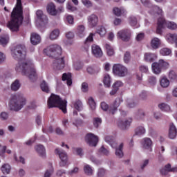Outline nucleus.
<instances>
[{
	"instance_id": "nucleus-1",
	"label": "nucleus",
	"mask_w": 177,
	"mask_h": 177,
	"mask_svg": "<svg viewBox=\"0 0 177 177\" xmlns=\"http://www.w3.org/2000/svg\"><path fill=\"white\" fill-rule=\"evenodd\" d=\"M11 21L7 24V27L11 31H19V27L23 23V7L21 0H17L16 7L11 13Z\"/></svg>"
},
{
	"instance_id": "nucleus-2",
	"label": "nucleus",
	"mask_w": 177,
	"mask_h": 177,
	"mask_svg": "<svg viewBox=\"0 0 177 177\" xmlns=\"http://www.w3.org/2000/svg\"><path fill=\"white\" fill-rule=\"evenodd\" d=\"M16 71L21 73L23 75H26L30 80V81H37L38 79V74L37 70L34 67V64L31 61L24 60L19 61L15 68Z\"/></svg>"
},
{
	"instance_id": "nucleus-3",
	"label": "nucleus",
	"mask_w": 177,
	"mask_h": 177,
	"mask_svg": "<svg viewBox=\"0 0 177 177\" xmlns=\"http://www.w3.org/2000/svg\"><path fill=\"white\" fill-rule=\"evenodd\" d=\"M26 97L21 94H16L11 96L8 104L10 110L20 111L26 106Z\"/></svg>"
},
{
	"instance_id": "nucleus-4",
	"label": "nucleus",
	"mask_w": 177,
	"mask_h": 177,
	"mask_svg": "<svg viewBox=\"0 0 177 177\" xmlns=\"http://www.w3.org/2000/svg\"><path fill=\"white\" fill-rule=\"evenodd\" d=\"M48 106L49 109L52 107H58L66 114L67 113V101L62 100L59 95L51 94L48 100Z\"/></svg>"
},
{
	"instance_id": "nucleus-5",
	"label": "nucleus",
	"mask_w": 177,
	"mask_h": 177,
	"mask_svg": "<svg viewBox=\"0 0 177 177\" xmlns=\"http://www.w3.org/2000/svg\"><path fill=\"white\" fill-rule=\"evenodd\" d=\"M121 104V101L120 100V98H117L112 104L109 106V104H107L106 102H102L101 103V109L104 111H109V114H115L117 113V110L118 107H120V105Z\"/></svg>"
},
{
	"instance_id": "nucleus-6",
	"label": "nucleus",
	"mask_w": 177,
	"mask_h": 177,
	"mask_svg": "<svg viewBox=\"0 0 177 177\" xmlns=\"http://www.w3.org/2000/svg\"><path fill=\"white\" fill-rule=\"evenodd\" d=\"M11 55L15 60H23L26 57V46L17 45L11 50Z\"/></svg>"
},
{
	"instance_id": "nucleus-7",
	"label": "nucleus",
	"mask_w": 177,
	"mask_h": 177,
	"mask_svg": "<svg viewBox=\"0 0 177 177\" xmlns=\"http://www.w3.org/2000/svg\"><path fill=\"white\" fill-rule=\"evenodd\" d=\"M44 52L49 57H56L62 55V47L57 44H51L44 49Z\"/></svg>"
},
{
	"instance_id": "nucleus-8",
	"label": "nucleus",
	"mask_w": 177,
	"mask_h": 177,
	"mask_svg": "<svg viewBox=\"0 0 177 177\" xmlns=\"http://www.w3.org/2000/svg\"><path fill=\"white\" fill-rule=\"evenodd\" d=\"M141 3L146 8H149V13L151 15H158L159 16H162V10L160 8V7L157 6H153L151 3H150V0H140Z\"/></svg>"
},
{
	"instance_id": "nucleus-9",
	"label": "nucleus",
	"mask_w": 177,
	"mask_h": 177,
	"mask_svg": "<svg viewBox=\"0 0 177 177\" xmlns=\"http://www.w3.org/2000/svg\"><path fill=\"white\" fill-rule=\"evenodd\" d=\"M113 73L118 77H125L128 74V68L120 64H115L113 66Z\"/></svg>"
},
{
	"instance_id": "nucleus-10",
	"label": "nucleus",
	"mask_w": 177,
	"mask_h": 177,
	"mask_svg": "<svg viewBox=\"0 0 177 177\" xmlns=\"http://www.w3.org/2000/svg\"><path fill=\"white\" fill-rule=\"evenodd\" d=\"M131 30L123 29L118 32L117 37L124 42H129L131 41Z\"/></svg>"
},
{
	"instance_id": "nucleus-11",
	"label": "nucleus",
	"mask_w": 177,
	"mask_h": 177,
	"mask_svg": "<svg viewBox=\"0 0 177 177\" xmlns=\"http://www.w3.org/2000/svg\"><path fill=\"white\" fill-rule=\"evenodd\" d=\"M53 67L54 70H62V68H64V57L62 55L54 57Z\"/></svg>"
},
{
	"instance_id": "nucleus-12",
	"label": "nucleus",
	"mask_w": 177,
	"mask_h": 177,
	"mask_svg": "<svg viewBox=\"0 0 177 177\" xmlns=\"http://www.w3.org/2000/svg\"><path fill=\"white\" fill-rule=\"evenodd\" d=\"M36 16L37 17L36 23L37 24H39V26H44V24L48 23V17L44 14L42 10H38L36 12Z\"/></svg>"
},
{
	"instance_id": "nucleus-13",
	"label": "nucleus",
	"mask_w": 177,
	"mask_h": 177,
	"mask_svg": "<svg viewBox=\"0 0 177 177\" xmlns=\"http://www.w3.org/2000/svg\"><path fill=\"white\" fill-rule=\"evenodd\" d=\"M55 154H58L59 156V158L61 160V162H59L60 167H64V165L67 164V153L59 149H56L55 150Z\"/></svg>"
},
{
	"instance_id": "nucleus-14",
	"label": "nucleus",
	"mask_w": 177,
	"mask_h": 177,
	"mask_svg": "<svg viewBox=\"0 0 177 177\" xmlns=\"http://www.w3.org/2000/svg\"><path fill=\"white\" fill-rule=\"evenodd\" d=\"M86 142L89 144V146H93L95 147L96 145H97V142H99V138L93 133H90L86 136Z\"/></svg>"
},
{
	"instance_id": "nucleus-15",
	"label": "nucleus",
	"mask_w": 177,
	"mask_h": 177,
	"mask_svg": "<svg viewBox=\"0 0 177 177\" xmlns=\"http://www.w3.org/2000/svg\"><path fill=\"white\" fill-rule=\"evenodd\" d=\"M131 122H132L131 118L121 119L118 120V125L120 129L124 131V129H127L131 125Z\"/></svg>"
},
{
	"instance_id": "nucleus-16",
	"label": "nucleus",
	"mask_w": 177,
	"mask_h": 177,
	"mask_svg": "<svg viewBox=\"0 0 177 177\" xmlns=\"http://www.w3.org/2000/svg\"><path fill=\"white\" fill-rule=\"evenodd\" d=\"M91 52L95 57H102L103 56L102 48L96 44H93L91 46Z\"/></svg>"
},
{
	"instance_id": "nucleus-17",
	"label": "nucleus",
	"mask_w": 177,
	"mask_h": 177,
	"mask_svg": "<svg viewBox=\"0 0 177 177\" xmlns=\"http://www.w3.org/2000/svg\"><path fill=\"white\" fill-rule=\"evenodd\" d=\"M142 146L145 150H150L151 151V146H153V141L149 138H145L142 140Z\"/></svg>"
},
{
	"instance_id": "nucleus-18",
	"label": "nucleus",
	"mask_w": 177,
	"mask_h": 177,
	"mask_svg": "<svg viewBox=\"0 0 177 177\" xmlns=\"http://www.w3.org/2000/svg\"><path fill=\"white\" fill-rule=\"evenodd\" d=\"M99 21V18L95 14H92L88 17V22L91 27H96Z\"/></svg>"
},
{
	"instance_id": "nucleus-19",
	"label": "nucleus",
	"mask_w": 177,
	"mask_h": 177,
	"mask_svg": "<svg viewBox=\"0 0 177 177\" xmlns=\"http://www.w3.org/2000/svg\"><path fill=\"white\" fill-rule=\"evenodd\" d=\"M83 171L86 176H93L95 174V169H93V167L88 164H85L84 165Z\"/></svg>"
},
{
	"instance_id": "nucleus-20",
	"label": "nucleus",
	"mask_w": 177,
	"mask_h": 177,
	"mask_svg": "<svg viewBox=\"0 0 177 177\" xmlns=\"http://www.w3.org/2000/svg\"><path fill=\"white\" fill-rule=\"evenodd\" d=\"M115 154L117 158H122L124 157V143L121 142L115 148Z\"/></svg>"
},
{
	"instance_id": "nucleus-21",
	"label": "nucleus",
	"mask_w": 177,
	"mask_h": 177,
	"mask_svg": "<svg viewBox=\"0 0 177 177\" xmlns=\"http://www.w3.org/2000/svg\"><path fill=\"white\" fill-rule=\"evenodd\" d=\"M59 37H60V30L54 29L50 32L48 39L50 41H56L59 39Z\"/></svg>"
},
{
	"instance_id": "nucleus-22",
	"label": "nucleus",
	"mask_w": 177,
	"mask_h": 177,
	"mask_svg": "<svg viewBox=\"0 0 177 177\" xmlns=\"http://www.w3.org/2000/svg\"><path fill=\"white\" fill-rule=\"evenodd\" d=\"M164 24H165V19L162 17H160L158 19V26L156 28V34L161 35L162 34V28H164Z\"/></svg>"
},
{
	"instance_id": "nucleus-23",
	"label": "nucleus",
	"mask_w": 177,
	"mask_h": 177,
	"mask_svg": "<svg viewBox=\"0 0 177 177\" xmlns=\"http://www.w3.org/2000/svg\"><path fill=\"white\" fill-rule=\"evenodd\" d=\"M168 172H177V168L173 167L171 168V165L169 164L165 166V168L160 169L161 175H168Z\"/></svg>"
},
{
	"instance_id": "nucleus-24",
	"label": "nucleus",
	"mask_w": 177,
	"mask_h": 177,
	"mask_svg": "<svg viewBox=\"0 0 177 177\" xmlns=\"http://www.w3.org/2000/svg\"><path fill=\"white\" fill-rule=\"evenodd\" d=\"M35 149L40 157H42L43 158H45V157H46V151L45 150V147H44L41 145H38L36 147H35Z\"/></svg>"
},
{
	"instance_id": "nucleus-25",
	"label": "nucleus",
	"mask_w": 177,
	"mask_h": 177,
	"mask_svg": "<svg viewBox=\"0 0 177 177\" xmlns=\"http://www.w3.org/2000/svg\"><path fill=\"white\" fill-rule=\"evenodd\" d=\"M177 135L176 127L174 124H170L169 129V139H175Z\"/></svg>"
},
{
	"instance_id": "nucleus-26",
	"label": "nucleus",
	"mask_w": 177,
	"mask_h": 177,
	"mask_svg": "<svg viewBox=\"0 0 177 177\" xmlns=\"http://www.w3.org/2000/svg\"><path fill=\"white\" fill-rule=\"evenodd\" d=\"M32 45H38L41 42V36L37 33H32L30 35Z\"/></svg>"
},
{
	"instance_id": "nucleus-27",
	"label": "nucleus",
	"mask_w": 177,
	"mask_h": 177,
	"mask_svg": "<svg viewBox=\"0 0 177 177\" xmlns=\"http://www.w3.org/2000/svg\"><path fill=\"white\" fill-rule=\"evenodd\" d=\"M156 59H157V55L154 53H146L144 55V60H145V62H149V63H151Z\"/></svg>"
},
{
	"instance_id": "nucleus-28",
	"label": "nucleus",
	"mask_w": 177,
	"mask_h": 177,
	"mask_svg": "<svg viewBox=\"0 0 177 177\" xmlns=\"http://www.w3.org/2000/svg\"><path fill=\"white\" fill-rule=\"evenodd\" d=\"M47 12L52 16H56V15H57V10H56V6L53 3H50L48 4Z\"/></svg>"
},
{
	"instance_id": "nucleus-29",
	"label": "nucleus",
	"mask_w": 177,
	"mask_h": 177,
	"mask_svg": "<svg viewBox=\"0 0 177 177\" xmlns=\"http://www.w3.org/2000/svg\"><path fill=\"white\" fill-rule=\"evenodd\" d=\"M77 35L80 38H83V37H85L86 32L85 31V26L84 25H79L77 27L76 30Z\"/></svg>"
},
{
	"instance_id": "nucleus-30",
	"label": "nucleus",
	"mask_w": 177,
	"mask_h": 177,
	"mask_svg": "<svg viewBox=\"0 0 177 177\" xmlns=\"http://www.w3.org/2000/svg\"><path fill=\"white\" fill-rule=\"evenodd\" d=\"M161 45V40L158 37H154L151 41V46L153 49H158Z\"/></svg>"
},
{
	"instance_id": "nucleus-31",
	"label": "nucleus",
	"mask_w": 177,
	"mask_h": 177,
	"mask_svg": "<svg viewBox=\"0 0 177 177\" xmlns=\"http://www.w3.org/2000/svg\"><path fill=\"white\" fill-rule=\"evenodd\" d=\"M152 71L154 74H160L161 73V65L160 62H153L151 64Z\"/></svg>"
},
{
	"instance_id": "nucleus-32",
	"label": "nucleus",
	"mask_w": 177,
	"mask_h": 177,
	"mask_svg": "<svg viewBox=\"0 0 177 177\" xmlns=\"http://www.w3.org/2000/svg\"><path fill=\"white\" fill-rule=\"evenodd\" d=\"M20 86H21V84H20V80H15L10 85L11 91L13 92H16L20 89Z\"/></svg>"
},
{
	"instance_id": "nucleus-33",
	"label": "nucleus",
	"mask_w": 177,
	"mask_h": 177,
	"mask_svg": "<svg viewBox=\"0 0 177 177\" xmlns=\"http://www.w3.org/2000/svg\"><path fill=\"white\" fill-rule=\"evenodd\" d=\"M62 81H66L67 85L70 86L73 84L71 73H64L62 75Z\"/></svg>"
},
{
	"instance_id": "nucleus-34",
	"label": "nucleus",
	"mask_w": 177,
	"mask_h": 177,
	"mask_svg": "<svg viewBox=\"0 0 177 177\" xmlns=\"http://www.w3.org/2000/svg\"><path fill=\"white\" fill-rule=\"evenodd\" d=\"M41 89L43 92H45L46 93H49L50 92V88H49V84L44 80L40 84Z\"/></svg>"
},
{
	"instance_id": "nucleus-35",
	"label": "nucleus",
	"mask_w": 177,
	"mask_h": 177,
	"mask_svg": "<svg viewBox=\"0 0 177 177\" xmlns=\"http://www.w3.org/2000/svg\"><path fill=\"white\" fill-rule=\"evenodd\" d=\"M103 83L106 88H110L111 85V77H110V75L109 74L104 75Z\"/></svg>"
},
{
	"instance_id": "nucleus-36",
	"label": "nucleus",
	"mask_w": 177,
	"mask_h": 177,
	"mask_svg": "<svg viewBox=\"0 0 177 177\" xmlns=\"http://www.w3.org/2000/svg\"><path fill=\"white\" fill-rule=\"evenodd\" d=\"M176 39H177L176 34L169 33L166 35V39L167 41L169 42V44H175Z\"/></svg>"
},
{
	"instance_id": "nucleus-37",
	"label": "nucleus",
	"mask_w": 177,
	"mask_h": 177,
	"mask_svg": "<svg viewBox=\"0 0 177 177\" xmlns=\"http://www.w3.org/2000/svg\"><path fill=\"white\" fill-rule=\"evenodd\" d=\"M10 169H11L10 165L8 163L3 165L1 167V171L4 175L5 174L8 175L10 174Z\"/></svg>"
},
{
	"instance_id": "nucleus-38",
	"label": "nucleus",
	"mask_w": 177,
	"mask_h": 177,
	"mask_svg": "<svg viewBox=\"0 0 177 177\" xmlns=\"http://www.w3.org/2000/svg\"><path fill=\"white\" fill-rule=\"evenodd\" d=\"M105 142L106 143H109L110 146H111L113 148H114V145H115V138L113 137V136H106L105 137Z\"/></svg>"
},
{
	"instance_id": "nucleus-39",
	"label": "nucleus",
	"mask_w": 177,
	"mask_h": 177,
	"mask_svg": "<svg viewBox=\"0 0 177 177\" xmlns=\"http://www.w3.org/2000/svg\"><path fill=\"white\" fill-rule=\"evenodd\" d=\"M135 133L137 136H142L146 133V129L143 126H139L136 129Z\"/></svg>"
},
{
	"instance_id": "nucleus-40",
	"label": "nucleus",
	"mask_w": 177,
	"mask_h": 177,
	"mask_svg": "<svg viewBox=\"0 0 177 177\" xmlns=\"http://www.w3.org/2000/svg\"><path fill=\"white\" fill-rule=\"evenodd\" d=\"M160 84L162 88H168V86H169V80L165 77H162L160 80Z\"/></svg>"
},
{
	"instance_id": "nucleus-41",
	"label": "nucleus",
	"mask_w": 177,
	"mask_h": 177,
	"mask_svg": "<svg viewBox=\"0 0 177 177\" xmlns=\"http://www.w3.org/2000/svg\"><path fill=\"white\" fill-rule=\"evenodd\" d=\"M158 108L162 111H166L167 113L171 111V106L166 103H161L158 104Z\"/></svg>"
},
{
	"instance_id": "nucleus-42",
	"label": "nucleus",
	"mask_w": 177,
	"mask_h": 177,
	"mask_svg": "<svg viewBox=\"0 0 177 177\" xmlns=\"http://www.w3.org/2000/svg\"><path fill=\"white\" fill-rule=\"evenodd\" d=\"M129 22L132 27H136L138 26V19H136V17L130 16L129 17Z\"/></svg>"
},
{
	"instance_id": "nucleus-43",
	"label": "nucleus",
	"mask_w": 177,
	"mask_h": 177,
	"mask_svg": "<svg viewBox=\"0 0 177 177\" xmlns=\"http://www.w3.org/2000/svg\"><path fill=\"white\" fill-rule=\"evenodd\" d=\"M160 53L162 56H169L172 53V50L168 48H163L160 49Z\"/></svg>"
},
{
	"instance_id": "nucleus-44",
	"label": "nucleus",
	"mask_w": 177,
	"mask_h": 177,
	"mask_svg": "<svg viewBox=\"0 0 177 177\" xmlns=\"http://www.w3.org/2000/svg\"><path fill=\"white\" fill-rule=\"evenodd\" d=\"M105 49L106 50V53L109 56H113V55H114V49L111 46H110V44H106Z\"/></svg>"
},
{
	"instance_id": "nucleus-45",
	"label": "nucleus",
	"mask_w": 177,
	"mask_h": 177,
	"mask_svg": "<svg viewBox=\"0 0 177 177\" xmlns=\"http://www.w3.org/2000/svg\"><path fill=\"white\" fill-rule=\"evenodd\" d=\"M9 42V37L7 36H0V45L2 46H6Z\"/></svg>"
},
{
	"instance_id": "nucleus-46",
	"label": "nucleus",
	"mask_w": 177,
	"mask_h": 177,
	"mask_svg": "<svg viewBox=\"0 0 177 177\" xmlns=\"http://www.w3.org/2000/svg\"><path fill=\"white\" fill-rule=\"evenodd\" d=\"M88 104L93 111H95V110H96V102H95V100H93V97H90L88 98Z\"/></svg>"
},
{
	"instance_id": "nucleus-47",
	"label": "nucleus",
	"mask_w": 177,
	"mask_h": 177,
	"mask_svg": "<svg viewBox=\"0 0 177 177\" xmlns=\"http://www.w3.org/2000/svg\"><path fill=\"white\" fill-rule=\"evenodd\" d=\"M97 32L101 37H104V35H106V32H107V31L106 30V28H104V26H99L97 28Z\"/></svg>"
},
{
	"instance_id": "nucleus-48",
	"label": "nucleus",
	"mask_w": 177,
	"mask_h": 177,
	"mask_svg": "<svg viewBox=\"0 0 177 177\" xmlns=\"http://www.w3.org/2000/svg\"><path fill=\"white\" fill-rule=\"evenodd\" d=\"M127 106L130 109H132L136 106V104H138V103L133 99H127Z\"/></svg>"
},
{
	"instance_id": "nucleus-49",
	"label": "nucleus",
	"mask_w": 177,
	"mask_h": 177,
	"mask_svg": "<svg viewBox=\"0 0 177 177\" xmlns=\"http://www.w3.org/2000/svg\"><path fill=\"white\" fill-rule=\"evenodd\" d=\"M123 60H124V63L128 64V63H129V62L131 61V53H129L128 51L124 53Z\"/></svg>"
},
{
	"instance_id": "nucleus-50",
	"label": "nucleus",
	"mask_w": 177,
	"mask_h": 177,
	"mask_svg": "<svg viewBox=\"0 0 177 177\" xmlns=\"http://www.w3.org/2000/svg\"><path fill=\"white\" fill-rule=\"evenodd\" d=\"M74 108L77 110V111H81V110H82V102L80 100L76 101L74 103Z\"/></svg>"
},
{
	"instance_id": "nucleus-51",
	"label": "nucleus",
	"mask_w": 177,
	"mask_h": 177,
	"mask_svg": "<svg viewBox=\"0 0 177 177\" xmlns=\"http://www.w3.org/2000/svg\"><path fill=\"white\" fill-rule=\"evenodd\" d=\"M124 86V83H122V82L120 80H118L113 84V89H117L118 91V89H120V88H121V86Z\"/></svg>"
},
{
	"instance_id": "nucleus-52",
	"label": "nucleus",
	"mask_w": 177,
	"mask_h": 177,
	"mask_svg": "<svg viewBox=\"0 0 177 177\" xmlns=\"http://www.w3.org/2000/svg\"><path fill=\"white\" fill-rule=\"evenodd\" d=\"M104 175H106V169L99 168L97 171V177H104Z\"/></svg>"
},
{
	"instance_id": "nucleus-53",
	"label": "nucleus",
	"mask_w": 177,
	"mask_h": 177,
	"mask_svg": "<svg viewBox=\"0 0 177 177\" xmlns=\"http://www.w3.org/2000/svg\"><path fill=\"white\" fill-rule=\"evenodd\" d=\"M87 73L88 74H95V73H99V68L88 66L87 67Z\"/></svg>"
},
{
	"instance_id": "nucleus-54",
	"label": "nucleus",
	"mask_w": 177,
	"mask_h": 177,
	"mask_svg": "<svg viewBox=\"0 0 177 177\" xmlns=\"http://www.w3.org/2000/svg\"><path fill=\"white\" fill-rule=\"evenodd\" d=\"M102 124V119L100 118H93V125L95 128H99V125Z\"/></svg>"
},
{
	"instance_id": "nucleus-55",
	"label": "nucleus",
	"mask_w": 177,
	"mask_h": 177,
	"mask_svg": "<svg viewBox=\"0 0 177 177\" xmlns=\"http://www.w3.org/2000/svg\"><path fill=\"white\" fill-rule=\"evenodd\" d=\"M99 153H100V154H103L104 156H109V154H110V151L107 150L104 146L101 147V148L99 149Z\"/></svg>"
},
{
	"instance_id": "nucleus-56",
	"label": "nucleus",
	"mask_w": 177,
	"mask_h": 177,
	"mask_svg": "<svg viewBox=\"0 0 177 177\" xmlns=\"http://www.w3.org/2000/svg\"><path fill=\"white\" fill-rule=\"evenodd\" d=\"M159 64H160L161 68H168L169 67V64L163 59L159 60Z\"/></svg>"
},
{
	"instance_id": "nucleus-57",
	"label": "nucleus",
	"mask_w": 177,
	"mask_h": 177,
	"mask_svg": "<svg viewBox=\"0 0 177 177\" xmlns=\"http://www.w3.org/2000/svg\"><path fill=\"white\" fill-rule=\"evenodd\" d=\"M136 117L137 120H142V118H144L145 117V112H143L142 110H138L136 112Z\"/></svg>"
},
{
	"instance_id": "nucleus-58",
	"label": "nucleus",
	"mask_w": 177,
	"mask_h": 177,
	"mask_svg": "<svg viewBox=\"0 0 177 177\" xmlns=\"http://www.w3.org/2000/svg\"><path fill=\"white\" fill-rule=\"evenodd\" d=\"M113 13L115 16L120 17L122 13H124V10L120 9L118 8H113Z\"/></svg>"
},
{
	"instance_id": "nucleus-59",
	"label": "nucleus",
	"mask_w": 177,
	"mask_h": 177,
	"mask_svg": "<svg viewBox=\"0 0 177 177\" xmlns=\"http://www.w3.org/2000/svg\"><path fill=\"white\" fill-rule=\"evenodd\" d=\"M82 91L84 93H86L89 91V86L88 85V83L83 82L81 86Z\"/></svg>"
},
{
	"instance_id": "nucleus-60",
	"label": "nucleus",
	"mask_w": 177,
	"mask_h": 177,
	"mask_svg": "<svg viewBox=\"0 0 177 177\" xmlns=\"http://www.w3.org/2000/svg\"><path fill=\"white\" fill-rule=\"evenodd\" d=\"M53 174V167H50V169H48L45 171L44 177H50Z\"/></svg>"
},
{
	"instance_id": "nucleus-61",
	"label": "nucleus",
	"mask_w": 177,
	"mask_h": 177,
	"mask_svg": "<svg viewBox=\"0 0 177 177\" xmlns=\"http://www.w3.org/2000/svg\"><path fill=\"white\" fill-rule=\"evenodd\" d=\"M0 118L2 121H6L9 118V113L6 112H1L0 113Z\"/></svg>"
},
{
	"instance_id": "nucleus-62",
	"label": "nucleus",
	"mask_w": 177,
	"mask_h": 177,
	"mask_svg": "<svg viewBox=\"0 0 177 177\" xmlns=\"http://www.w3.org/2000/svg\"><path fill=\"white\" fill-rule=\"evenodd\" d=\"M82 2L83 3V5H84V6H86V8H92L93 6V3L91 1L89 0H82Z\"/></svg>"
},
{
	"instance_id": "nucleus-63",
	"label": "nucleus",
	"mask_w": 177,
	"mask_h": 177,
	"mask_svg": "<svg viewBox=\"0 0 177 177\" xmlns=\"http://www.w3.org/2000/svg\"><path fill=\"white\" fill-rule=\"evenodd\" d=\"M44 133H52L53 132V128H52V126H48L47 127L42 129Z\"/></svg>"
},
{
	"instance_id": "nucleus-64",
	"label": "nucleus",
	"mask_w": 177,
	"mask_h": 177,
	"mask_svg": "<svg viewBox=\"0 0 177 177\" xmlns=\"http://www.w3.org/2000/svg\"><path fill=\"white\" fill-rule=\"evenodd\" d=\"M169 80H175L177 78L176 73L174 71H170L169 72Z\"/></svg>"
}]
</instances>
